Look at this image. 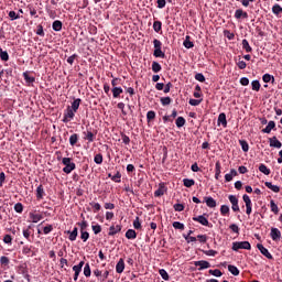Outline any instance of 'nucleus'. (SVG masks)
<instances>
[{
    "label": "nucleus",
    "instance_id": "nucleus-1",
    "mask_svg": "<svg viewBox=\"0 0 282 282\" xmlns=\"http://www.w3.org/2000/svg\"><path fill=\"white\" fill-rule=\"evenodd\" d=\"M63 173H66V175H69L72 171H76V163L72 162V158H63L62 159Z\"/></svg>",
    "mask_w": 282,
    "mask_h": 282
},
{
    "label": "nucleus",
    "instance_id": "nucleus-2",
    "mask_svg": "<svg viewBox=\"0 0 282 282\" xmlns=\"http://www.w3.org/2000/svg\"><path fill=\"white\" fill-rule=\"evenodd\" d=\"M153 45H154V52L153 56L155 58H166V53L162 51V42L158 39L153 40Z\"/></svg>",
    "mask_w": 282,
    "mask_h": 282
},
{
    "label": "nucleus",
    "instance_id": "nucleus-3",
    "mask_svg": "<svg viewBox=\"0 0 282 282\" xmlns=\"http://www.w3.org/2000/svg\"><path fill=\"white\" fill-rule=\"evenodd\" d=\"M231 250L239 252V250H252V246L248 241L232 242Z\"/></svg>",
    "mask_w": 282,
    "mask_h": 282
},
{
    "label": "nucleus",
    "instance_id": "nucleus-4",
    "mask_svg": "<svg viewBox=\"0 0 282 282\" xmlns=\"http://www.w3.org/2000/svg\"><path fill=\"white\" fill-rule=\"evenodd\" d=\"M193 221H197L202 226H206L207 228H213V223L208 221L206 218V214L193 217Z\"/></svg>",
    "mask_w": 282,
    "mask_h": 282
},
{
    "label": "nucleus",
    "instance_id": "nucleus-5",
    "mask_svg": "<svg viewBox=\"0 0 282 282\" xmlns=\"http://www.w3.org/2000/svg\"><path fill=\"white\" fill-rule=\"evenodd\" d=\"M22 235L26 241L32 243V239L30 237H34V229L32 228V225H29L28 227H24L22 229Z\"/></svg>",
    "mask_w": 282,
    "mask_h": 282
},
{
    "label": "nucleus",
    "instance_id": "nucleus-6",
    "mask_svg": "<svg viewBox=\"0 0 282 282\" xmlns=\"http://www.w3.org/2000/svg\"><path fill=\"white\" fill-rule=\"evenodd\" d=\"M74 116H76V111L72 110V107L68 106L64 111V118L62 121L65 123L72 122V120H74Z\"/></svg>",
    "mask_w": 282,
    "mask_h": 282
},
{
    "label": "nucleus",
    "instance_id": "nucleus-7",
    "mask_svg": "<svg viewBox=\"0 0 282 282\" xmlns=\"http://www.w3.org/2000/svg\"><path fill=\"white\" fill-rule=\"evenodd\" d=\"M194 265L198 268L199 271L208 270V268H210V262L206 260H199V261H194Z\"/></svg>",
    "mask_w": 282,
    "mask_h": 282
},
{
    "label": "nucleus",
    "instance_id": "nucleus-8",
    "mask_svg": "<svg viewBox=\"0 0 282 282\" xmlns=\"http://www.w3.org/2000/svg\"><path fill=\"white\" fill-rule=\"evenodd\" d=\"M169 191V187H166V184L160 183L159 188L154 192V197H162L164 193Z\"/></svg>",
    "mask_w": 282,
    "mask_h": 282
},
{
    "label": "nucleus",
    "instance_id": "nucleus-9",
    "mask_svg": "<svg viewBox=\"0 0 282 282\" xmlns=\"http://www.w3.org/2000/svg\"><path fill=\"white\" fill-rule=\"evenodd\" d=\"M83 135H84V140H86L89 143H91V142H94V140H96V132L94 133L89 129L87 131H84Z\"/></svg>",
    "mask_w": 282,
    "mask_h": 282
},
{
    "label": "nucleus",
    "instance_id": "nucleus-10",
    "mask_svg": "<svg viewBox=\"0 0 282 282\" xmlns=\"http://www.w3.org/2000/svg\"><path fill=\"white\" fill-rule=\"evenodd\" d=\"M270 237H271L272 241L281 240V230H279V228L272 227Z\"/></svg>",
    "mask_w": 282,
    "mask_h": 282
},
{
    "label": "nucleus",
    "instance_id": "nucleus-11",
    "mask_svg": "<svg viewBox=\"0 0 282 282\" xmlns=\"http://www.w3.org/2000/svg\"><path fill=\"white\" fill-rule=\"evenodd\" d=\"M258 250L261 252V254H263V257H265L267 259H274V257H272V253H270V251L263 247L261 243L257 245Z\"/></svg>",
    "mask_w": 282,
    "mask_h": 282
},
{
    "label": "nucleus",
    "instance_id": "nucleus-12",
    "mask_svg": "<svg viewBox=\"0 0 282 282\" xmlns=\"http://www.w3.org/2000/svg\"><path fill=\"white\" fill-rule=\"evenodd\" d=\"M204 202L208 208H217V200L213 196H205Z\"/></svg>",
    "mask_w": 282,
    "mask_h": 282
},
{
    "label": "nucleus",
    "instance_id": "nucleus-13",
    "mask_svg": "<svg viewBox=\"0 0 282 282\" xmlns=\"http://www.w3.org/2000/svg\"><path fill=\"white\" fill-rule=\"evenodd\" d=\"M269 147L272 149H281L282 143L276 139V137L269 138Z\"/></svg>",
    "mask_w": 282,
    "mask_h": 282
},
{
    "label": "nucleus",
    "instance_id": "nucleus-14",
    "mask_svg": "<svg viewBox=\"0 0 282 282\" xmlns=\"http://www.w3.org/2000/svg\"><path fill=\"white\" fill-rule=\"evenodd\" d=\"M273 131H276V123L274 121H269L267 127L262 129V133H272Z\"/></svg>",
    "mask_w": 282,
    "mask_h": 282
},
{
    "label": "nucleus",
    "instance_id": "nucleus-15",
    "mask_svg": "<svg viewBox=\"0 0 282 282\" xmlns=\"http://www.w3.org/2000/svg\"><path fill=\"white\" fill-rule=\"evenodd\" d=\"M122 230V226L120 225H117V226H110L109 228V237H113L115 235H118V232H120Z\"/></svg>",
    "mask_w": 282,
    "mask_h": 282
},
{
    "label": "nucleus",
    "instance_id": "nucleus-16",
    "mask_svg": "<svg viewBox=\"0 0 282 282\" xmlns=\"http://www.w3.org/2000/svg\"><path fill=\"white\" fill-rule=\"evenodd\" d=\"M117 274H122L124 272V259H120L116 264Z\"/></svg>",
    "mask_w": 282,
    "mask_h": 282
},
{
    "label": "nucleus",
    "instance_id": "nucleus-17",
    "mask_svg": "<svg viewBox=\"0 0 282 282\" xmlns=\"http://www.w3.org/2000/svg\"><path fill=\"white\" fill-rule=\"evenodd\" d=\"M235 19H248V12L242 9H237L235 12Z\"/></svg>",
    "mask_w": 282,
    "mask_h": 282
},
{
    "label": "nucleus",
    "instance_id": "nucleus-18",
    "mask_svg": "<svg viewBox=\"0 0 282 282\" xmlns=\"http://www.w3.org/2000/svg\"><path fill=\"white\" fill-rule=\"evenodd\" d=\"M36 199H43L45 197V189L43 188V185H39L36 187Z\"/></svg>",
    "mask_w": 282,
    "mask_h": 282
},
{
    "label": "nucleus",
    "instance_id": "nucleus-19",
    "mask_svg": "<svg viewBox=\"0 0 282 282\" xmlns=\"http://www.w3.org/2000/svg\"><path fill=\"white\" fill-rule=\"evenodd\" d=\"M29 217H30V219L32 220L33 224H39V221H41V219H43V215L34 214V213H30Z\"/></svg>",
    "mask_w": 282,
    "mask_h": 282
},
{
    "label": "nucleus",
    "instance_id": "nucleus-20",
    "mask_svg": "<svg viewBox=\"0 0 282 282\" xmlns=\"http://www.w3.org/2000/svg\"><path fill=\"white\" fill-rule=\"evenodd\" d=\"M218 126L219 124H223V127L226 129V127H228V120L226 119V115L224 112H221L219 116H218Z\"/></svg>",
    "mask_w": 282,
    "mask_h": 282
},
{
    "label": "nucleus",
    "instance_id": "nucleus-21",
    "mask_svg": "<svg viewBox=\"0 0 282 282\" xmlns=\"http://www.w3.org/2000/svg\"><path fill=\"white\" fill-rule=\"evenodd\" d=\"M221 177V162L217 161L215 164V180Z\"/></svg>",
    "mask_w": 282,
    "mask_h": 282
},
{
    "label": "nucleus",
    "instance_id": "nucleus-22",
    "mask_svg": "<svg viewBox=\"0 0 282 282\" xmlns=\"http://www.w3.org/2000/svg\"><path fill=\"white\" fill-rule=\"evenodd\" d=\"M264 186H267V188H270V191H272L273 193L281 192V187H279V185H273L272 182H265Z\"/></svg>",
    "mask_w": 282,
    "mask_h": 282
},
{
    "label": "nucleus",
    "instance_id": "nucleus-23",
    "mask_svg": "<svg viewBox=\"0 0 282 282\" xmlns=\"http://www.w3.org/2000/svg\"><path fill=\"white\" fill-rule=\"evenodd\" d=\"M52 29L54 30V32H61V30H63V22L59 20H55L52 24Z\"/></svg>",
    "mask_w": 282,
    "mask_h": 282
},
{
    "label": "nucleus",
    "instance_id": "nucleus-24",
    "mask_svg": "<svg viewBox=\"0 0 282 282\" xmlns=\"http://www.w3.org/2000/svg\"><path fill=\"white\" fill-rule=\"evenodd\" d=\"M68 232V239L69 241H76V238L78 237V227H74L73 231H67Z\"/></svg>",
    "mask_w": 282,
    "mask_h": 282
},
{
    "label": "nucleus",
    "instance_id": "nucleus-25",
    "mask_svg": "<svg viewBox=\"0 0 282 282\" xmlns=\"http://www.w3.org/2000/svg\"><path fill=\"white\" fill-rule=\"evenodd\" d=\"M270 208H271V213H273V215H279V205H276V203L274 202V199L270 200Z\"/></svg>",
    "mask_w": 282,
    "mask_h": 282
},
{
    "label": "nucleus",
    "instance_id": "nucleus-26",
    "mask_svg": "<svg viewBox=\"0 0 282 282\" xmlns=\"http://www.w3.org/2000/svg\"><path fill=\"white\" fill-rule=\"evenodd\" d=\"M22 76H23V78H24V80H25V83H26L28 85H32V83H35V80H36V78L30 76V74H29L28 72H24V73L22 74Z\"/></svg>",
    "mask_w": 282,
    "mask_h": 282
},
{
    "label": "nucleus",
    "instance_id": "nucleus-27",
    "mask_svg": "<svg viewBox=\"0 0 282 282\" xmlns=\"http://www.w3.org/2000/svg\"><path fill=\"white\" fill-rule=\"evenodd\" d=\"M184 47H186V50H191L193 47H195V44L193 42H191V36L186 35L185 41L183 42Z\"/></svg>",
    "mask_w": 282,
    "mask_h": 282
},
{
    "label": "nucleus",
    "instance_id": "nucleus-28",
    "mask_svg": "<svg viewBox=\"0 0 282 282\" xmlns=\"http://www.w3.org/2000/svg\"><path fill=\"white\" fill-rule=\"evenodd\" d=\"M220 215L223 217H228V215H230V207L228 205H221L220 206Z\"/></svg>",
    "mask_w": 282,
    "mask_h": 282
},
{
    "label": "nucleus",
    "instance_id": "nucleus-29",
    "mask_svg": "<svg viewBox=\"0 0 282 282\" xmlns=\"http://www.w3.org/2000/svg\"><path fill=\"white\" fill-rule=\"evenodd\" d=\"M242 50H245V52H247L248 54H250L252 52V46H250V43L248 42V40H242Z\"/></svg>",
    "mask_w": 282,
    "mask_h": 282
},
{
    "label": "nucleus",
    "instance_id": "nucleus-30",
    "mask_svg": "<svg viewBox=\"0 0 282 282\" xmlns=\"http://www.w3.org/2000/svg\"><path fill=\"white\" fill-rule=\"evenodd\" d=\"M183 186H185L186 188H191V187L195 186V180L184 178L183 180Z\"/></svg>",
    "mask_w": 282,
    "mask_h": 282
},
{
    "label": "nucleus",
    "instance_id": "nucleus-31",
    "mask_svg": "<svg viewBox=\"0 0 282 282\" xmlns=\"http://www.w3.org/2000/svg\"><path fill=\"white\" fill-rule=\"evenodd\" d=\"M239 144H240L243 153H248V151H250V145L248 144V141L239 140Z\"/></svg>",
    "mask_w": 282,
    "mask_h": 282
},
{
    "label": "nucleus",
    "instance_id": "nucleus-32",
    "mask_svg": "<svg viewBox=\"0 0 282 282\" xmlns=\"http://www.w3.org/2000/svg\"><path fill=\"white\" fill-rule=\"evenodd\" d=\"M0 58L4 63H8V61H10V55L8 54V51H3V48H0Z\"/></svg>",
    "mask_w": 282,
    "mask_h": 282
},
{
    "label": "nucleus",
    "instance_id": "nucleus-33",
    "mask_svg": "<svg viewBox=\"0 0 282 282\" xmlns=\"http://www.w3.org/2000/svg\"><path fill=\"white\" fill-rule=\"evenodd\" d=\"M152 72L154 74H160V72H162V65L158 62H152Z\"/></svg>",
    "mask_w": 282,
    "mask_h": 282
},
{
    "label": "nucleus",
    "instance_id": "nucleus-34",
    "mask_svg": "<svg viewBox=\"0 0 282 282\" xmlns=\"http://www.w3.org/2000/svg\"><path fill=\"white\" fill-rule=\"evenodd\" d=\"M126 237L128 239H137L138 232H135V230H133V229H128L126 232Z\"/></svg>",
    "mask_w": 282,
    "mask_h": 282
},
{
    "label": "nucleus",
    "instance_id": "nucleus-35",
    "mask_svg": "<svg viewBox=\"0 0 282 282\" xmlns=\"http://www.w3.org/2000/svg\"><path fill=\"white\" fill-rule=\"evenodd\" d=\"M262 80L263 83H272V85H274V76L268 73L262 76Z\"/></svg>",
    "mask_w": 282,
    "mask_h": 282
},
{
    "label": "nucleus",
    "instance_id": "nucleus-36",
    "mask_svg": "<svg viewBox=\"0 0 282 282\" xmlns=\"http://www.w3.org/2000/svg\"><path fill=\"white\" fill-rule=\"evenodd\" d=\"M228 270L230 272V274H232L234 276H239V269L232 264L228 265Z\"/></svg>",
    "mask_w": 282,
    "mask_h": 282
},
{
    "label": "nucleus",
    "instance_id": "nucleus-37",
    "mask_svg": "<svg viewBox=\"0 0 282 282\" xmlns=\"http://www.w3.org/2000/svg\"><path fill=\"white\" fill-rule=\"evenodd\" d=\"M78 134L74 133L69 137V144L70 147H76V144L78 143Z\"/></svg>",
    "mask_w": 282,
    "mask_h": 282
},
{
    "label": "nucleus",
    "instance_id": "nucleus-38",
    "mask_svg": "<svg viewBox=\"0 0 282 282\" xmlns=\"http://www.w3.org/2000/svg\"><path fill=\"white\" fill-rule=\"evenodd\" d=\"M80 102H82L80 98L75 99V100L72 102L70 109H72L73 111H75V112L78 111V108L80 107Z\"/></svg>",
    "mask_w": 282,
    "mask_h": 282
},
{
    "label": "nucleus",
    "instance_id": "nucleus-39",
    "mask_svg": "<svg viewBox=\"0 0 282 282\" xmlns=\"http://www.w3.org/2000/svg\"><path fill=\"white\" fill-rule=\"evenodd\" d=\"M260 173H263V175H270L271 171L268 169V166L263 163L259 165Z\"/></svg>",
    "mask_w": 282,
    "mask_h": 282
},
{
    "label": "nucleus",
    "instance_id": "nucleus-40",
    "mask_svg": "<svg viewBox=\"0 0 282 282\" xmlns=\"http://www.w3.org/2000/svg\"><path fill=\"white\" fill-rule=\"evenodd\" d=\"M175 124L178 129H182V127L186 124V119H184V117H178L176 118Z\"/></svg>",
    "mask_w": 282,
    "mask_h": 282
},
{
    "label": "nucleus",
    "instance_id": "nucleus-41",
    "mask_svg": "<svg viewBox=\"0 0 282 282\" xmlns=\"http://www.w3.org/2000/svg\"><path fill=\"white\" fill-rule=\"evenodd\" d=\"M0 264L2 265V268H8V265H10V258L2 256L0 258Z\"/></svg>",
    "mask_w": 282,
    "mask_h": 282
},
{
    "label": "nucleus",
    "instance_id": "nucleus-42",
    "mask_svg": "<svg viewBox=\"0 0 282 282\" xmlns=\"http://www.w3.org/2000/svg\"><path fill=\"white\" fill-rule=\"evenodd\" d=\"M73 271L75 272L74 281H78V276L80 275V272H83V269L80 267L74 265Z\"/></svg>",
    "mask_w": 282,
    "mask_h": 282
},
{
    "label": "nucleus",
    "instance_id": "nucleus-43",
    "mask_svg": "<svg viewBox=\"0 0 282 282\" xmlns=\"http://www.w3.org/2000/svg\"><path fill=\"white\" fill-rule=\"evenodd\" d=\"M122 87H115L112 88V96L113 98H120V94H122Z\"/></svg>",
    "mask_w": 282,
    "mask_h": 282
},
{
    "label": "nucleus",
    "instance_id": "nucleus-44",
    "mask_svg": "<svg viewBox=\"0 0 282 282\" xmlns=\"http://www.w3.org/2000/svg\"><path fill=\"white\" fill-rule=\"evenodd\" d=\"M272 12H273V14H275V17H279V14L282 13V7L280 4H278V3L274 4L272 7Z\"/></svg>",
    "mask_w": 282,
    "mask_h": 282
},
{
    "label": "nucleus",
    "instance_id": "nucleus-45",
    "mask_svg": "<svg viewBox=\"0 0 282 282\" xmlns=\"http://www.w3.org/2000/svg\"><path fill=\"white\" fill-rule=\"evenodd\" d=\"M32 252V246H23L22 247V254L25 257H30V253Z\"/></svg>",
    "mask_w": 282,
    "mask_h": 282
},
{
    "label": "nucleus",
    "instance_id": "nucleus-46",
    "mask_svg": "<svg viewBox=\"0 0 282 282\" xmlns=\"http://www.w3.org/2000/svg\"><path fill=\"white\" fill-rule=\"evenodd\" d=\"M161 105H163V107H166L169 105H171V102H173V99H171V97H161Z\"/></svg>",
    "mask_w": 282,
    "mask_h": 282
},
{
    "label": "nucleus",
    "instance_id": "nucleus-47",
    "mask_svg": "<svg viewBox=\"0 0 282 282\" xmlns=\"http://www.w3.org/2000/svg\"><path fill=\"white\" fill-rule=\"evenodd\" d=\"M208 273L212 274V276H218V278L224 276V273L219 269H215V270L210 269Z\"/></svg>",
    "mask_w": 282,
    "mask_h": 282
},
{
    "label": "nucleus",
    "instance_id": "nucleus-48",
    "mask_svg": "<svg viewBox=\"0 0 282 282\" xmlns=\"http://www.w3.org/2000/svg\"><path fill=\"white\" fill-rule=\"evenodd\" d=\"M84 276H91V267L89 265V263H86L84 267Z\"/></svg>",
    "mask_w": 282,
    "mask_h": 282
},
{
    "label": "nucleus",
    "instance_id": "nucleus-49",
    "mask_svg": "<svg viewBox=\"0 0 282 282\" xmlns=\"http://www.w3.org/2000/svg\"><path fill=\"white\" fill-rule=\"evenodd\" d=\"M80 239L84 243L87 242L89 239V232L87 230H80Z\"/></svg>",
    "mask_w": 282,
    "mask_h": 282
},
{
    "label": "nucleus",
    "instance_id": "nucleus-50",
    "mask_svg": "<svg viewBox=\"0 0 282 282\" xmlns=\"http://www.w3.org/2000/svg\"><path fill=\"white\" fill-rule=\"evenodd\" d=\"M153 30H154V32H162V22L161 21H154Z\"/></svg>",
    "mask_w": 282,
    "mask_h": 282
},
{
    "label": "nucleus",
    "instance_id": "nucleus-51",
    "mask_svg": "<svg viewBox=\"0 0 282 282\" xmlns=\"http://www.w3.org/2000/svg\"><path fill=\"white\" fill-rule=\"evenodd\" d=\"M89 206H91V208H94V213H99V210L102 208V206H100V203H89Z\"/></svg>",
    "mask_w": 282,
    "mask_h": 282
},
{
    "label": "nucleus",
    "instance_id": "nucleus-52",
    "mask_svg": "<svg viewBox=\"0 0 282 282\" xmlns=\"http://www.w3.org/2000/svg\"><path fill=\"white\" fill-rule=\"evenodd\" d=\"M159 274H160V276H162V279H163L164 281H169L170 276H169V272H166V270L160 269V270H159Z\"/></svg>",
    "mask_w": 282,
    "mask_h": 282
},
{
    "label": "nucleus",
    "instance_id": "nucleus-53",
    "mask_svg": "<svg viewBox=\"0 0 282 282\" xmlns=\"http://www.w3.org/2000/svg\"><path fill=\"white\" fill-rule=\"evenodd\" d=\"M251 87L253 91H259V89H261V83H259V80H253Z\"/></svg>",
    "mask_w": 282,
    "mask_h": 282
},
{
    "label": "nucleus",
    "instance_id": "nucleus-54",
    "mask_svg": "<svg viewBox=\"0 0 282 282\" xmlns=\"http://www.w3.org/2000/svg\"><path fill=\"white\" fill-rule=\"evenodd\" d=\"M3 243H7V246H12V236L11 235H4L2 239Z\"/></svg>",
    "mask_w": 282,
    "mask_h": 282
},
{
    "label": "nucleus",
    "instance_id": "nucleus-55",
    "mask_svg": "<svg viewBox=\"0 0 282 282\" xmlns=\"http://www.w3.org/2000/svg\"><path fill=\"white\" fill-rule=\"evenodd\" d=\"M122 174L120 172H117L115 175H112L111 181L116 182L117 184H120Z\"/></svg>",
    "mask_w": 282,
    "mask_h": 282
},
{
    "label": "nucleus",
    "instance_id": "nucleus-56",
    "mask_svg": "<svg viewBox=\"0 0 282 282\" xmlns=\"http://www.w3.org/2000/svg\"><path fill=\"white\" fill-rule=\"evenodd\" d=\"M35 34H37V36H45V31L43 30V25L42 24H39L36 26Z\"/></svg>",
    "mask_w": 282,
    "mask_h": 282
},
{
    "label": "nucleus",
    "instance_id": "nucleus-57",
    "mask_svg": "<svg viewBox=\"0 0 282 282\" xmlns=\"http://www.w3.org/2000/svg\"><path fill=\"white\" fill-rule=\"evenodd\" d=\"M152 120H155V111L150 110V111H148V113H147V121H148V122H151Z\"/></svg>",
    "mask_w": 282,
    "mask_h": 282
},
{
    "label": "nucleus",
    "instance_id": "nucleus-58",
    "mask_svg": "<svg viewBox=\"0 0 282 282\" xmlns=\"http://www.w3.org/2000/svg\"><path fill=\"white\" fill-rule=\"evenodd\" d=\"M173 228H175V230H184V224L180 223V221H174L172 224Z\"/></svg>",
    "mask_w": 282,
    "mask_h": 282
},
{
    "label": "nucleus",
    "instance_id": "nucleus-59",
    "mask_svg": "<svg viewBox=\"0 0 282 282\" xmlns=\"http://www.w3.org/2000/svg\"><path fill=\"white\" fill-rule=\"evenodd\" d=\"M91 228L95 235H100V232H102V227L100 225H93Z\"/></svg>",
    "mask_w": 282,
    "mask_h": 282
},
{
    "label": "nucleus",
    "instance_id": "nucleus-60",
    "mask_svg": "<svg viewBox=\"0 0 282 282\" xmlns=\"http://www.w3.org/2000/svg\"><path fill=\"white\" fill-rule=\"evenodd\" d=\"M77 226H79L80 230H87V228H89V223L83 220L82 223H77Z\"/></svg>",
    "mask_w": 282,
    "mask_h": 282
},
{
    "label": "nucleus",
    "instance_id": "nucleus-61",
    "mask_svg": "<svg viewBox=\"0 0 282 282\" xmlns=\"http://www.w3.org/2000/svg\"><path fill=\"white\" fill-rule=\"evenodd\" d=\"M195 80H198V83H206V77L202 73H197L195 75Z\"/></svg>",
    "mask_w": 282,
    "mask_h": 282
},
{
    "label": "nucleus",
    "instance_id": "nucleus-62",
    "mask_svg": "<svg viewBox=\"0 0 282 282\" xmlns=\"http://www.w3.org/2000/svg\"><path fill=\"white\" fill-rule=\"evenodd\" d=\"M78 59V54L70 55L66 61L68 65H74V61Z\"/></svg>",
    "mask_w": 282,
    "mask_h": 282
},
{
    "label": "nucleus",
    "instance_id": "nucleus-63",
    "mask_svg": "<svg viewBox=\"0 0 282 282\" xmlns=\"http://www.w3.org/2000/svg\"><path fill=\"white\" fill-rule=\"evenodd\" d=\"M95 164H102V154L98 153L94 158Z\"/></svg>",
    "mask_w": 282,
    "mask_h": 282
},
{
    "label": "nucleus",
    "instance_id": "nucleus-64",
    "mask_svg": "<svg viewBox=\"0 0 282 282\" xmlns=\"http://www.w3.org/2000/svg\"><path fill=\"white\" fill-rule=\"evenodd\" d=\"M14 210H15V213H19V214L23 213V204L17 203L14 205Z\"/></svg>",
    "mask_w": 282,
    "mask_h": 282
}]
</instances>
